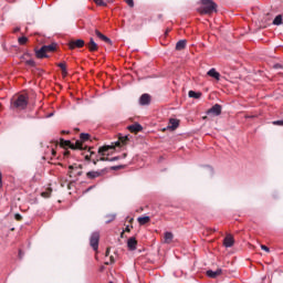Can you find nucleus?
Instances as JSON below:
<instances>
[{"label":"nucleus","mask_w":283,"mask_h":283,"mask_svg":"<svg viewBox=\"0 0 283 283\" xmlns=\"http://www.w3.org/2000/svg\"><path fill=\"white\" fill-rule=\"evenodd\" d=\"M20 45H25L28 43V38L21 36L18 39Z\"/></svg>","instance_id":"a878e982"},{"label":"nucleus","mask_w":283,"mask_h":283,"mask_svg":"<svg viewBox=\"0 0 283 283\" xmlns=\"http://www.w3.org/2000/svg\"><path fill=\"white\" fill-rule=\"evenodd\" d=\"M80 138H81V140H76V142H75V145H73V149H84L83 143L90 140V134H87V133H82V134L80 135Z\"/></svg>","instance_id":"423d86ee"},{"label":"nucleus","mask_w":283,"mask_h":283,"mask_svg":"<svg viewBox=\"0 0 283 283\" xmlns=\"http://www.w3.org/2000/svg\"><path fill=\"white\" fill-rule=\"evenodd\" d=\"M126 231H129V227H126Z\"/></svg>","instance_id":"ea45409f"},{"label":"nucleus","mask_w":283,"mask_h":283,"mask_svg":"<svg viewBox=\"0 0 283 283\" xmlns=\"http://www.w3.org/2000/svg\"><path fill=\"white\" fill-rule=\"evenodd\" d=\"M137 220L139 224H147V222H149V217H139Z\"/></svg>","instance_id":"b1692460"},{"label":"nucleus","mask_w":283,"mask_h":283,"mask_svg":"<svg viewBox=\"0 0 283 283\" xmlns=\"http://www.w3.org/2000/svg\"><path fill=\"white\" fill-rule=\"evenodd\" d=\"M109 255V249L106 250V256Z\"/></svg>","instance_id":"e433bc0d"},{"label":"nucleus","mask_w":283,"mask_h":283,"mask_svg":"<svg viewBox=\"0 0 283 283\" xmlns=\"http://www.w3.org/2000/svg\"><path fill=\"white\" fill-rule=\"evenodd\" d=\"M87 48L90 50V52H96L98 51V44H96V42H94V38L90 39V42L87 44Z\"/></svg>","instance_id":"2eb2a0df"},{"label":"nucleus","mask_w":283,"mask_h":283,"mask_svg":"<svg viewBox=\"0 0 283 283\" xmlns=\"http://www.w3.org/2000/svg\"><path fill=\"white\" fill-rule=\"evenodd\" d=\"M273 125H279L283 127V119L273 122Z\"/></svg>","instance_id":"7c9ffc66"},{"label":"nucleus","mask_w":283,"mask_h":283,"mask_svg":"<svg viewBox=\"0 0 283 283\" xmlns=\"http://www.w3.org/2000/svg\"><path fill=\"white\" fill-rule=\"evenodd\" d=\"M282 21H283L282 14H279L274 18L273 25H282Z\"/></svg>","instance_id":"4be33fe9"},{"label":"nucleus","mask_w":283,"mask_h":283,"mask_svg":"<svg viewBox=\"0 0 283 283\" xmlns=\"http://www.w3.org/2000/svg\"><path fill=\"white\" fill-rule=\"evenodd\" d=\"M56 50V43L43 45L40 50L35 51L36 59H48V52H54Z\"/></svg>","instance_id":"7ed1b4c3"},{"label":"nucleus","mask_w":283,"mask_h":283,"mask_svg":"<svg viewBox=\"0 0 283 283\" xmlns=\"http://www.w3.org/2000/svg\"><path fill=\"white\" fill-rule=\"evenodd\" d=\"M127 247L129 251H136V247H138V241H136V238H129L127 241Z\"/></svg>","instance_id":"f8f14e48"},{"label":"nucleus","mask_w":283,"mask_h":283,"mask_svg":"<svg viewBox=\"0 0 283 283\" xmlns=\"http://www.w3.org/2000/svg\"><path fill=\"white\" fill-rule=\"evenodd\" d=\"M103 176V170H91L86 172L87 180H96V178H101Z\"/></svg>","instance_id":"0eeeda50"},{"label":"nucleus","mask_w":283,"mask_h":283,"mask_svg":"<svg viewBox=\"0 0 283 283\" xmlns=\"http://www.w3.org/2000/svg\"><path fill=\"white\" fill-rule=\"evenodd\" d=\"M108 3H112V0H106Z\"/></svg>","instance_id":"58836bf2"},{"label":"nucleus","mask_w":283,"mask_h":283,"mask_svg":"<svg viewBox=\"0 0 283 283\" xmlns=\"http://www.w3.org/2000/svg\"><path fill=\"white\" fill-rule=\"evenodd\" d=\"M27 65H30L31 67H34V65H35L34 60H28Z\"/></svg>","instance_id":"c85d7f7f"},{"label":"nucleus","mask_w":283,"mask_h":283,"mask_svg":"<svg viewBox=\"0 0 283 283\" xmlns=\"http://www.w3.org/2000/svg\"><path fill=\"white\" fill-rule=\"evenodd\" d=\"M19 258H23V253L21 252V250L19 251Z\"/></svg>","instance_id":"c9c22d12"},{"label":"nucleus","mask_w":283,"mask_h":283,"mask_svg":"<svg viewBox=\"0 0 283 283\" xmlns=\"http://www.w3.org/2000/svg\"><path fill=\"white\" fill-rule=\"evenodd\" d=\"M23 217H21V214L17 213L15 214V220H22Z\"/></svg>","instance_id":"72a5a7b5"},{"label":"nucleus","mask_w":283,"mask_h":283,"mask_svg":"<svg viewBox=\"0 0 283 283\" xmlns=\"http://www.w3.org/2000/svg\"><path fill=\"white\" fill-rule=\"evenodd\" d=\"M85 45V41L78 39V40H73L69 43V48L71 50H74L75 48H83Z\"/></svg>","instance_id":"9d476101"},{"label":"nucleus","mask_w":283,"mask_h":283,"mask_svg":"<svg viewBox=\"0 0 283 283\" xmlns=\"http://www.w3.org/2000/svg\"><path fill=\"white\" fill-rule=\"evenodd\" d=\"M185 48H187V40H179L176 44V50L180 52L185 50Z\"/></svg>","instance_id":"a211bd4d"},{"label":"nucleus","mask_w":283,"mask_h":283,"mask_svg":"<svg viewBox=\"0 0 283 283\" xmlns=\"http://www.w3.org/2000/svg\"><path fill=\"white\" fill-rule=\"evenodd\" d=\"M151 103V96L147 93L143 94L139 98V105H149Z\"/></svg>","instance_id":"9b49d317"},{"label":"nucleus","mask_w":283,"mask_h":283,"mask_svg":"<svg viewBox=\"0 0 283 283\" xmlns=\"http://www.w3.org/2000/svg\"><path fill=\"white\" fill-rule=\"evenodd\" d=\"M207 114H213V116H220L222 114V106L220 104H214Z\"/></svg>","instance_id":"6e6552de"},{"label":"nucleus","mask_w":283,"mask_h":283,"mask_svg":"<svg viewBox=\"0 0 283 283\" xmlns=\"http://www.w3.org/2000/svg\"><path fill=\"white\" fill-rule=\"evenodd\" d=\"M109 149H113L112 146H104V147H99L98 148V154L101 156H107L108 155V151ZM98 160H101L102 163H105V161H109V158L107 157H99L98 159H93V165H96L98 163Z\"/></svg>","instance_id":"20e7f679"},{"label":"nucleus","mask_w":283,"mask_h":283,"mask_svg":"<svg viewBox=\"0 0 283 283\" xmlns=\"http://www.w3.org/2000/svg\"><path fill=\"white\" fill-rule=\"evenodd\" d=\"M96 6H107V2L103 1V0H94Z\"/></svg>","instance_id":"cd10ccee"},{"label":"nucleus","mask_w":283,"mask_h":283,"mask_svg":"<svg viewBox=\"0 0 283 283\" xmlns=\"http://www.w3.org/2000/svg\"><path fill=\"white\" fill-rule=\"evenodd\" d=\"M114 220H116V214L106 216V224H109V222H114Z\"/></svg>","instance_id":"393cba45"},{"label":"nucleus","mask_w":283,"mask_h":283,"mask_svg":"<svg viewBox=\"0 0 283 283\" xmlns=\"http://www.w3.org/2000/svg\"><path fill=\"white\" fill-rule=\"evenodd\" d=\"M188 96H189V98H196V99H198V98H201L202 93L196 92V91H189V92H188Z\"/></svg>","instance_id":"aec40b11"},{"label":"nucleus","mask_w":283,"mask_h":283,"mask_svg":"<svg viewBox=\"0 0 283 283\" xmlns=\"http://www.w3.org/2000/svg\"><path fill=\"white\" fill-rule=\"evenodd\" d=\"M50 193H52V190L44 191L41 193L42 198H50Z\"/></svg>","instance_id":"bb28decb"},{"label":"nucleus","mask_w":283,"mask_h":283,"mask_svg":"<svg viewBox=\"0 0 283 283\" xmlns=\"http://www.w3.org/2000/svg\"><path fill=\"white\" fill-rule=\"evenodd\" d=\"M202 8L201 13L202 14H213V12H218V4L213 2V0H201Z\"/></svg>","instance_id":"f03ea898"},{"label":"nucleus","mask_w":283,"mask_h":283,"mask_svg":"<svg viewBox=\"0 0 283 283\" xmlns=\"http://www.w3.org/2000/svg\"><path fill=\"white\" fill-rule=\"evenodd\" d=\"M207 74L208 76H211V78L220 81V74L218 73V71H216V69H210Z\"/></svg>","instance_id":"f3484780"},{"label":"nucleus","mask_w":283,"mask_h":283,"mask_svg":"<svg viewBox=\"0 0 283 283\" xmlns=\"http://www.w3.org/2000/svg\"><path fill=\"white\" fill-rule=\"evenodd\" d=\"M101 240V234L98 232H93L90 238V244L93 251H98V242Z\"/></svg>","instance_id":"39448f33"},{"label":"nucleus","mask_w":283,"mask_h":283,"mask_svg":"<svg viewBox=\"0 0 283 283\" xmlns=\"http://www.w3.org/2000/svg\"><path fill=\"white\" fill-rule=\"evenodd\" d=\"M172 241H174V233L165 232V234H164L165 244H171Z\"/></svg>","instance_id":"dca6fc26"},{"label":"nucleus","mask_w":283,"mask_h":283,"mask_svg":"<svg viewBox=\"0 0 283 283\" xmlns=\"http://www.w3.org/2000/svg\"><path fill=\"white\" fill-rule=\"evenodd\" d=\"M91 189H94V187H90V188L87 189V191H91Z\"/></svg>","instance_id":"4c0bfd02"},{"label":"nucleus","mask_w":283,"mask_h":283,"mask_svg":"<svg viewBox=\"0 0 283 283\" xmlns=\"http://www.w3.org/2000/svg\"><path fill=\"white\" fill-rule=\"evenodd\" d=\"M95 34L97 36V39H101V41H104V43H108L111 45L112 40L109 38H107V35L101 33V31L96 30Z\"/></svg>","instance_id":"ddd939ff"},{"label":"nucleus","mask_w":283,"mask_h":283,"mask_svg":"<svg viewBox=\"0 0 283 283\" xmlns=\"http://www.w3.org/2000/svg\"><path fill=\"white\" fill-rule=\"evenodd\" d=\"M1 178H2V175H1V172H0V187H2V185H3Z\"/></svg>","instance_id":"f704fd0d"},{"label":"nucleus","mask_w":283,"mask_h":283,"mask_svg":"<svg viewBox=\"0 0 283 283\" xmlns=\"http://www.w3.org/2000/svg\"><path fill=\"white\" fill-rule=\"evenodd\" d=\"M129 8H134V0H125Z\"/></svg>","instance_id":"c756f323"},{"label":"nucleus","mask_w":283,"mask_h":283,"mask_svg":"<svg viewBox=\"0 0 283 283\" xmlns=\"http://www.w3.org/2000/svg\"><path fill=\"white\" fill-rule=\"evenodd\" d=\"M262 251H266V253H269L271 250L269 249V247L266 245H261Z\"/></svg>","instance_id":"473e14b6"},{"label":"nucleus","mask_w":283,"mask_h":283,"mask_svg":"<svg viewBox=\"0 0 283 283\" xmlns=\"http://www.w3.org/2000/svg\"><path fill=\"white\" fill-rule=\"evenodd\" d=\"M208 277H211L212 280L218 277V275H222V269H218L217 271L208 270L207 271Z\"/></svg>","instance_id":"4468645a"},{"label":"nucleus","mask_w":283,"mask_h":283,"mask_svg":"<svg viewBox=\"0 0 283 283\" xmlns=\"http://www.w3.org/2000/svg\"><path fill=\"white\" fill-rule=\"evenodd\" d=\"M170 129H178V126L180 125V122L176 118H170Z\"/></svg>","instance_id":"412c9836"},{"label":"nucleus","mask_w":283,"mask_h":283,"mask_svg":"<svg viewBox=\"0 0 283 283\" xmlns=\"http://www.w3.org/2000/svg\"><path fill=\"white\" fill-rule=\"evenodd\" d=\"M57 67L62 70V74H67V66L65 65V63H59Z\"/></svg>","instance_id":"5701e85b"},{"label":"nucleus","mask_w":283,"mask_h":283,"mask_svg":"<svg viewBox=\"0 0 283 283\" xmlns=\"http://www.w3.org/2000/svg\"><path fill=\"white\" fill-rule=\"evenodd\" d=\"M129 132H143V126L140 124H133L128 126Z\"/></svg>","instance_id":"6ab92c4d"},{"label":"nucleus","mask_w":283,"mask_h":283,"mask_svg":"<svg viewBox=\"0 0 283 283\" xmlns=\"http://www.w3.org/2000/svg\"><path fill=\"white\" fill-rule=\"evenodd\" d=\"M29 98L27 95H15L11 98L10 109L13 112H23L28 108Z\"/></svg>","instance_id":"f257e3e1"},{"label":"nucleus","mask_w":283,"mask_h":283,"mask_svg":"<svg viewBox=\"0 0 283 283\" xmlns=\"http://www.w3.org/2000/svg\"><path fill=\"white\" fill-rule=\"evenodd\" d=\"M115 160H120V157H113V158H108L109 163H115Z\"/></svg>","instance_id":"2f4dec72"},{"label":"nucleus","mask_w":283,"mask_h":283,"mask_svg":"<svg viewBox=\"0 0 283 283\" xmlns=\"http://www.w3.org/2000/svg\"><path fill=\"white\" fill-rule=\"evenodd\" d=\"M233 244H235V240L233 239V237L231 234H228L223 239V247H226V249H231V247H233Z\"/></svg>","instance_id":"1a4fd4ad"}]
</instances>
